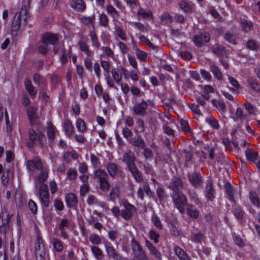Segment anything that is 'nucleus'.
I'll return each mask as SVG.
<instances>
[{"mask_svg": "<svg viewBox=\"0 0 260 260\" xmlns=\"http://www.w3.org/2000/svg\"><path fill=\"white\" fill-rule=\"evenodd\" d=\"M28 18V11L26 6H22L20 11L16 13L14 16L11 25L12 32H17L21 27L27 25Z\"/></svg>", "mask_w": 260, "mask_h": 260, "instance_id": "1", "label": "nucleus"}, {"mask_svg": "<svg viewBox=\"0 0 260 260\" xmlns=\"http://www.w3.org/2000/svg\"><path fill=\"white\" fill-rule=\"evenodd\" d=\"M28 141L26 142L27 145L29 148H34L36 145H39L43 147L46 141V139L44 134L38 130H35L32 127L28 129Z\"/></svg>", "mask_w": 260, "mask_h": 260, "instance_id": "2", "label": "nucleus"}, {"mask_svg": "<svg viewBox=\"0 0 260 260\" xmlns=\"http://www.w3.org/2000/svg\"><path fill=\"white\" fill-rule=\"evenodd\" d=\"M171 197L175 207L183 214L187 205V198L182 191L172 192Z\"/></svg>", "mask_w": 260, "mask_h": 260, "instance_id": "3", "label": "nucleus"}, {"mask_svg": "<svg viewBox=\"0 0 260 260\" xmlns=\"http://www.w3.org/2000/svg\"><path fill=\"white\" fill-rule=\"evenodd\" d=\"M94 176L98 179L100 188L103 191H107L109 190L110 184L108 180V175L105 170L103 169H98L94 172Z\"/></svg>", "mask_w": 260, "mask_h": 260, "instance_id": "4", "label": "nucleus"}, {"mask_svg": "<svg viewBox=\"0 0 260 260\" xmlns=\"http://www.w3.org/2000/svg\"><path fill=\"white\" fill-rule=\"evenodd\" d=\"M131 244L134 253L133 260H148L145 251L134 238L132 240Z\"/></svg>", "mask_w": 260, "mask_h": 260, "instance_id": "5", "label": "nucleus"}, {"mask_svg": "<svg viewBox=\"0 0 260 260\" xmlns=\"http://www.w3.org/2000/svg\"><path fill=\"white\" fill-rule=\"evenodd\" d=\"M123 209L120 212V215L125 220L131 219L136 212L135 207L129 203L126 200H122Z\"/></svg>", "mask_w": 260, "mask_h": 260, "instance_id": "6", "label": "nucleus"}, {"mask_svg": "<svg viewBox=\"0 0 260 260\" xmlns=\"http://www.w3.org/2000/svg\"><path fill=\"white\" fill-rule=\"evenodd\" d=\"M39 198L43 208H47L49 204V194L46 184L41 183L39 188Z\"/></svg>", "mask_w": 260, "mask_h": 260, "instance_id": "7", "label": "nucleus"}, {"mask_svg": "<svg viewBox=\"0 0 260 260\" xmlns=\"http://www.w3.org/2000/svg\"><path fill=\"white\" fill-rule=\"evenodd\" d=\"M210 35L208 32H200L192 37V40L198 47H202L203 43H207L210 41Z\"/></svg>", "mask_w": 260, "mask_h": 260, "instance_id": "8", "label": "nucleus"}, {"mask_svg": "<svg viewBox=\"0 0 260 260\" xmlns=\"http://www.w3.org/2000/svg\"><path fill=\"white\" fill-rule=\"evenodd\" d=\"M204 192L208 202H213L215 199L216 191L211 180L208 179L207 180Z\"/></svg>", "mask_w": 260, "mask_h": 260, "instance_id": "9", "label": "nucleus"}, {"mask_svg": "<svg viewBox=\"0 0 260 260\" xmlns=\"http://www.w3.org/2000/svg\"><path fill=\"white\" fill-rule=\"evenodd\" d=\"M168 187L172 190V192L182 191L183 182L182 179L177 175L171 179Z\"/></svg>", "mask_w": 260, "mask_h": 260, "instance_id": "10", "label": "nucleus"}, {"mask_svg": "<svg viewBox=\"0 0 260 260\" xmlns=\"http://www.w3.org/2000/svg\"><path fill=\"white\" fill-rule=\"evenodd\" d=\"M107 170L109 175L112 178L118 176L120 178L124 177V173L120 169V167L117 166L113 162L108 163L107 165Z\"/></svg>", "mask_w": 260, "mask_h": 260, "instance_id": "11", "label": "nucleus"}, {"mask_svg": "<svg viewBox=\"0 0 260 260\" xmlns=\"http://www.w3.org/2000/svg\"><path fill=\"white\" fill-rule=\"evenodd\" d=\"M148 105L147 102L142 100L141 103L135 104L133 108L134 113L137 115L144 116L146 114V111Z\"/></svg>", "mask_w": 260, "mask_h": 260, "instance_id": "12", "label": "nucleus"}, {"mask_svg": "<svg viewBox=\"0 0 260 260\" xmlns=\"http://www.w3.org/2000/svg\"><path fill=\"white\" fill-rule=\"evenodd\" d=\"M189 182L195 187H199L202 186L203 180L200 173L194 172L187 175Z\"/></svg>", "mask_w": 260, "mask_h": 260, "instance_id": "13", "label": "nucleus"}, {"mask_svg": "<svg viewBox=\"0 0 260 260\" xmlns=\"http://www.w3.org/2000/svg\"><path fill=\"white\" fill-rule=\"evenodd\" d=\"M26 167L29 172H33L36 170H40L42 168V164L41 160L36 157L33 159L27 161Z\"/></svg>", "mask_w": 260, "mask_h": 260, "instance_id": "14", "label": "nucleus"}, {"mask_svg": "<svg viewBox=\"0 0 260 260\" xmlns=\"http://www.w3.org/2000/svg\"><path fill=\"white\" fill-rule=\"evenodd\" d=\"M58 41V38L56 35L50 33H44L41 38V42L42 44H46L48 45V44L54 45Z\"/></svg>", "mask_w": 260, "mask_h": 260, "instance_id": "15", "label": "nucleus"}, {"mask_svg": "<svg viewBox=\"0 0 260 260\" xmlns=\"http://www.w3.org/2000/svg\"><path fill=\"white\" fill-rule=\"evenodd\" d=\"M136 157L133 152L128 150L124 152L122 157V161L126 164L127 167H130L135 164Z\"/></svg>", "mask_w": 260, "mask_h": 260, "instance_id": "16", "label": "nucleus"}, {"mask_svg": "<svg viewBox=\"0 0 260 260\" xmlns=\"http://www.w3.org/2000/svg\"><path fill=\"white\" fill-rule=\"evenodd\" d=\"M77 197L74 193H69L66 196V202L68 207L72 209H75L78 204Z\"/></svg>", "mask_w": 260, "mask_h": 260, "instance_id": "17", "label": "nucleus"}, {"mask_svg": "<svg viewBox=\"0 0 260 260\" xmlns=\"http://www.w3.org/2000/svg\"><path fill=\"white\" fill-rule=\"evenodd\" d=\"M129 141L133 146L137 148L143 149L146 146V143L144 139L141 136L138 135L131 138Z\"/></svg>", "mask_w": 260, "mask_h": 260, "instance_id": "18", "label": "nucleus"}, {"mask_svg": "<svg viewBox=\"0 0 260 260\" xmlns=\"http://www.w3.org/2000/svg\"><path fill=\"white\" fill-rule=\"evenodd\" d=\"M105 250L108 257L114 260H118L120 258V253L109 243L105 245Z\"/></svg>", "mask_w": 260, "mask_h": 260, "instance_id": "19", "label": "nucleus"}, {"mask_svg": "<svg viewBox=\"0 0 260 260\" xmlns=\"http://www.w3.org/2000/svg\"><path fill=\"white\" fill-rule=\"evenodd\" d=\"M133 177L137 182H141L143 180L142 173L138 170L136 165L127 167Z\"/></svg>", "mask_w": 260, "mask_h": 260, "instance_id": "20", "label": "nucleus"}, {"mask_svg": "<svg viewBox=\"0 0 260 260\" xmlns=\"http://www.w3.org/2000/svg\"><path fill=\"white\" fill-rule=\"evenodd\" d=\"M144 192L148 196L151 194V191L149 185L147 182H144L143 187H139L138 189L137 195L141 200H143L144 199Z\"/></svg>", "mask_w": 260, "mask_h": 260, "instance_id": "21", "label": "nucleus"}, {"mask_svg": "<svg viewBox=\"0 0 260 260\" xmlns=\"http://www.w3.org/2000/svg\"><path fill=\"white\" fill-rule=\"evenodd\" d=\"M27 115L31 125L33 126L35 124L37 118V108L29 106L27 110Z\"/></svg>", "mask_w": 260, "mask_h": 260, "instance_id": "22", "label": "nucleus"}, {"mask_svg": "<svg viewBox=\"0 0 260 260\" xmlns=\"http://www.w3.org/2000/svg\"><path fill=\"white\" fill-rule=\"evenodd\" d=\"M186 210L187 215L191 218L197 219L199 217L200 214L199 211L194 205L191 204H187Z\"/></svg>", "mask_w": 260, "mask_h": 260, "instance_id": "23", "label": "nucleus"}, {"mask_svg": "<svg viewBox=\"0 0 260 260\" xmlns=\"http://www.w3.org/2000/svg\"><path fill=\"white\" fill-rule=\"evenodd\" d=\"M146 245L149 249L150 254L153 255L155 258L159 260L161 259V254L158 251L156 247L153 245L152 243L149 241L148 240L145 241Z\"/></svg>", "mask_w": 260, "mask_h": 260, "instance_id": "24", "label": "nucleus"}, {"mask_svg": "<svg viewBox=\"0 0 260 260\" xmlns=\"http://www.w3.org/2000/svg\"><path fill=\"white\" fill-rule=\"evenodd\" d=\"M24 86L31 97L34 98L38 91V90L32 85L30 79L25 78L24 80Z\"/></svg>", "mask_w": 260, "mask_h": 260, "instance_id": "25", "label": "nucleus"}, {"mask_svg": "<svg viewBox=\"0 0 260 260\" xmlns=\"http://www.w3.org/2000/svg\"><path fill=\"white\" fill-rule=\"evenodd\" d=\"M70 5L72 8L78 11L82 12L86 8V5L83 0H72Z\"/></svg>", "mask_w": 260, "mask_h": 260, "instance_id": "26", "label": "nucleus"}, {"mask_svg": "<svg viewBox=\"0 0 260 260\" xmlns=\"http://www.w3.org/2000/svg\"><path fill=\"white\" fill-rule=\"evenodd\" d=\"M247 82L249 86L254 91L260 92V83L255 79L252 77H248Z\"/></svg>", "mask_w": 260, "mask_h": 260, "instance_id": "27", "label": "nucleus"}, {"mask_svg": "<svg viewBox=\"0 0 260 260\" xmlns=\"http://www.w3.org/2000/svg\"><path fill=\"white\" fill-rule=\"evenodd\" d=\"M211 49L212 52L218 56L222 55L225 52V47L218 44L212 45Z\"/></svg>", "mask_w": 260, "mask_h": 260, "instance_id": "28", "label": "nucleus"}, {"mask_svg": "<svg viewBox=\"0 0 260 260\" xmlns=\"http://www.w3.org/2000/svg\"><path fill=\"white\" fill-rule=\"evenodd\" d=\"M249 198L251 203L254 206L257 207H260L259 198L255 191L253 190L250 191L249 194Z\"/></svg>", "mask_w": 260, "mask_h": 260, "instance_id": "29", "label": "nucleus"}, {"mask_svg": "<svg viewBox=\"0 0 260 260\" xmlns=\"http://www.w3.org/2000/svg\"><path fill=\"white\" fill-rule=\"evenodd\" d=\"M224 188L226 191V193L229 196V199L232 201L235 202V190L233 187L229 182H226L224 185Z\"/></svg>", "mask_w": 260, "mask_h": 260, "instance_id": "30", "label": "nucleus"}, {"mask_svg": "<svg viewBox=\"0 0 260 260\" xmlns=\"http://www.w3.org/2000/svg\"><path fill=\"white\" fill-rule=\"evenodd\" d=\"M33 81L34 83L38 86L45 87L47 85L46 80L40 74L36 73L33 76Z\"/></svg>", "mask_w": 260, "mask_h": 260, "instance_id": "31", "label": "nucleus"}, {"mask_svg": "<svg viewBox=\"0 0 260 260\" xmlns=\"http://www.w3.org/2000/svg\"><path fill=\"white\" fill-rule=\"evenodd\" d=\"M63 128L67 135L69 136H72L73 134L74 127L71 122V121L67 119H65L63 123Z\"/></svg>", "mask_w": 260, "mask_h": 260, "instance_id": "32", "label": "nucleus"}, {"mask_svg": "<svg viewBox=\"0 0 260 260\" xmlns=\"http://www.w3.org/2000/svg\"><path fill=\"white\" fill-rule=\"evenodd\" d=\"M72 55V49L70 46L69 49L67 51L64 48L62 49V54L60 57V61L62 64H64L68 60V58H70Z\"/></svg>", "mask_w": 260, "mask_h": 260, "instance_id": "33", "label": "nucleus"}, {"mask_svg": "<svg viewBox=\"0 0 260 260\" xmlns=\"http://www.w3.org/2000/svg\"><path fill=\"white\" fill-rule=\"evenodd\" d=\"M245 155L247 159L252 162L257 159L258 153L252 150V149L248 148L245 150Z\"/></svg>", "mask_w": 260, "mask_h": 260, "instance_id": "34", "label": "nucleus"}, {"mask_svg": "<svg viewBox=\"0 0 260 260\" xmlns=\"http://www.w3.org/2000/svg\"><path fill=\"white\" fill-rule=\"evenodd\" d=\"M210 70L218 80L220 81L222 79V73L220 69L217 66L214 64L211 65Z\"/></svg>", "mask_w": 260, "mask_h": 260, "instance_id": "35", "label": "nucleus"}, {"mask_svg": "<svg viewBox=\"0 0 260 260\" xmlns=\"http://www.w3.org/2000/svg\"><path fill=\"white\" fill-rule=\"evenodd\" d=\"M175 251L176 254L181 260H190L189 256L181 248L176 247L175 248Z\"/></svg>", "mask_w": 260, "mask_h": 260, "instance_id": "36", "label": "nucleus"}, {"mask_svg": "<svg viewBox=\"0 0 260 260\" xmlns=\"http://www.w3.org/2000/svg\"><path fill=\"white\" fill-rule=\"evenodd\" d=\"M237 38L236 35L233 31H228L224 36V38L226 41L234 45L237 44Z\"/></svg>", "mask_w": 260, "mask_h": 260, "instance_id": "37", "label": "nucleus"}, {"mask_svg": "<svg viewBox=\"0 0 260 260\" xmlns=\"http://www.w3.org/2000/svg\"><path fill=\"white\" fill-rule=\"evenodd\" d=\"M45 249H46L42 238L40 236H38L35 243V251Z\"/></svg>", "mask_w": 260, "mask_h": 260, "instance_id": "38", "label": "nucleus"}, {"mask_svg": "<svg viewBox=\"0 0 260 260\" xmlns=\"http://www.w3.org/2000/svg\"><path fill=\"white\" fill-rule=\"evenodd\" d=\"M91 251L97 259L102 260L103 259L104 256L103 252L98 247L92 246Z\"/></svg>", "mask_w": 260, "mask_h": 260, "instance_id": "39", "label": "nucleus"}, {"mask_svg": "<svg viewBox=\"0 0 260 260\" xmlns=\"http://www.w3.org/2000/svg\"><path fill=\"white\" fill-rule=\"evenodd\" d=\"M156 194L160 202L165 201L167 197L165 190L161 187L159 186L156 189Z\"/></svg>", "mask_w": 260, "mask_h": 260, "instance_id": "40", "label": "nucleus"}, {"mask_svg": "<svg viewBox=\"0 0 260 260\" xmlns=\"http://www.w3.org/2000/svg\"><path fill=\"white\" fill-rule=\"evenodd\" d=\"M241 24L243 31L248 32L250 31L252 27V23L251 22L245 19L241 20Z\"/></svg>", "mask_w": 260, "mask_h": 260, "instance_id": "41", "label": "nucleus"}, {"mask_svg": "<svg viewBox=\"0 0 260 260\" xmlns=\"http://www.w3.org/2000/svg\"><path fill=\"white\" fill-rule=\"evenodd\" d=\"M151 221L155 227H156L157 228H158L159 230L162 229L163 225L161 224V222L159 217L156 214L154 213L152 215Z\"/></svg>", "mask_w": 260, "mask_h": 260, "instance_id": "42", "label": "nucleus"}, {"mask_svg": "<svg viewBox=\"0 0 260 260\" xmlns=\"http://www.w3.org/2000/svg\"><path fill=\"white\" fill-rule=\"evenodd\" d=\"M232 212L235 216L238 219H241L243 218L244 212L241 207L236 206L233 208Z\"/></svg>", "mask_w": 260, "mask_h": 260, "instance_id": "43", "label": "nucleus"}, {"mask_svg": "<svg viewBox=\"0 0 260 260\" xmlns=\"http://www.w3.org/2000/svg\"><path fill=\"white\" fill-rule=\"evenodd\" d=\"M202 152L205 154L203 157L205 159L206 158L207 156H208L210 159H213L215 157L214 149L212 147L209 146L206 147L205 148V151Z\"/></svg>", "mask_w": 260, "mask_h": 260, "instance_id": "44", "label": "nucleus"}, {"mask_svg": "<svg viewBox=\"0 0 260 260\" xmlns=\"http://www.w3.org/2000/svg\"><path fill=\"white\" fill-rule=\"evenodd\" d=\"M206 121L211 125V126L214 129H218L219 127L218 122L215 118L211 115L208 118L206 119Z\"/></svg>", "mask_w": 260, "mask_h": 260, "instance_id": "45", "label": "nucleus"}, {"mask_svg": "<svg viewBox=\"0 0 260 260\" xmlns=\"http://www.w3.org/2000/svg\"><path fill=\"white\" fill-rule=\"evenodd\" d=\"M188 194L190 199L194 201L196 204H198L200 201L198 197V194L196 193L194 190L189 189L188 191Z\"/></svg>", "mask_w": 260, "mask_h": 260, "instance_id": "46", "label": "nucleus"}, {"mask_svg": "<svg viewBox=\"0 0 260 260\" xmlns=\"http://www.w3.org/2000/svg\"><path fill=\"white\" fill-rule=\"evenodd\" d=\"M246 47L250 50L256 51L258 48V45L253 40H249L246 43Z\"/></svg>", "mask_w": 260, "mask_h": 260, "instance_id": "47", "label": "nucleus"}, {"mask_svg": "<svg viewBox=\"0 0 260 260\" xmlns=\"http://www.w3.org/2000/svg\"><path fill=\"white\" fill-rule=\"evenodd\" d=\"M135 52L137 57L142 61H146L147 58V53L139 49L137 47L135 48Z\"/></svg>", "mask_w": 260, "mask_h": 260, "instance_id": "48", "label": "nucleus"}, {"mask_svg": "<svg viewBox=\"0 0 260 260\" xmlns=\"http://www.w3.org/2000/svg\"><path fill=\"white\" fill-rule=\"evenodd\" d=\"M67 176L70 180H75L77 176V171L75 168H70L67 171Z\"/></svg>", "mask_w": 260, "mask_h": 260, "instance_id": "49", "label": "nucleus"}, {"mask_svg": "<svg viewBox=\"0 0 260 260\" xmlns=\"http://www.w3.org/2000/svg\"><path fill=\"white\" fill-rule=\"evenodd\" d=\"M53 246L54 249L57 252H60L63 249L62 242L57 239H54L53 241Z\"/></svg>", "mask_w": 260, "mask_h": 260, "instance_id": "50", "label": "nucleus"}, {"mask_svg": "<svg viewBox=\"0 0 260 260\" xmlns=\"http://www.w3.org/2000/svg\"><path fill=\"white\" fill-rule=\"evenodd\" d=\"M149 238L151 240H153L155 244H157L159 242L158 238H159V234L155 230H150L149 233Z\"/></svg>", "mask_w": 260, "mask_h": 260, "instance_id": "51", "label": "nucleus"}, {"mask_svg": "<svg viewBox=\"0 0 260 260\" xmlns=\"http://www.w3.org/2000/svg\"><path fill=\"white\" fill-rule=\"evenodd\" d=\"M112 77L117 83H119L122 78L121 75L119 73L118 69H113L111 71Z\"/></svg>", "mask_w": 260, "mask_h": 260, "instance_id": "52", "label": "nucleus"}, {"mask_svg": "<svg viewBox=\"0 0 260 260\" xmlns=\"http://www.w3.org/2000/svg\"><path fill=\"white\" fill-rule=\"evenodd\" d=\"M76 126L78 129L81 132H84L86 129L85 123L81 118L77 120Z\"/></svg>", "mask_w": 260, "mask_h": 260, "instance_id": "53", "label": "nucleus"}, {"mask_svg": "<svg viewBox=\"0 0 260 260\" xmlns=\"http://www.w3.org/2000/svg\"><path fill=\"white\" fill-rule=\"evenodd\" d=\"M108 13L113 18H118L119 14L117 11L112 6L108 5L106 8Z\"/></svg>", "mask_w": 260, "mask_h": 260, "instance_id": "54", "label": "nucleus"}, {"mask_svg": "<svg viewBox=\"0 0 260 260\" xmlns=\"http://www.w3.org/2000/svg\"><path fill=\"white\" fill-rule=\"evenodd\" d=\"M90 36L91 39L92 46H94L96 48H99L100 47V43L98 41V37L95 32L94 31H91Z\"/></svg>", "mask_w": 260, "mask_h": 260, "instance_id": "55", "label": "nucleus"}, {"mask_svg": "<svg viewBox=\"0 0 260 260\" xmlns=\"http://www.w3.org/2000/svg\"><path fill=\"white\" fill-rule=\"evenodd\" d=\"M48 172L45 169L41 170V172L40 173L39 177H38V181L41 183H43L44 181L47 180L48 178Z\"/></svg>", "mask_w": 260, "mask_h": 260, "instance_id": "56", "label": "nucleus"}, {"mask_svg": "<svg viewBox=\"0 0 260 260\" xmlns=\"http://www.w3.org/2000/svg\"><path fill=\"white\" fill-rule=\"evenodd\" d=\"M116 32L117 35L122 40L126 39V35L125 31L119 26H116Z\"/></svg>", "mask_w": 260, "mask_h": 260, "instance_id": "57", "label": "nucleus"}, {"mask_svg": "<svg viewBox=\"0 0 260 260\" xmlns=\"http://www.w3.org/2000/svg\"><path fill=\"white\" fill-rule=\"evenodd\" d=\"M79 45L81 50L84 52L87 56H90L91 52L89 50L88 46L84 42L80 41L79 42Z\"/></svg>", "mask_w": 260, "mask_h": 260, "instance_id": "58", "label": "nucleus"}, {"mask_svg": "<svg viewBox=\"0 0 260 260\" xmlns=\"http://www.w3.org/2000/svg\"><path fill=\"white\" fill-rule=\"evenodd\" d=\"M9 171L4 172L1 177V182L4 186H7L9 183Z\"/></svg>", "mask_w": 260, "mask_h": 260, "instance_id": "59", "label": "nucleus"}, {"mask_svg": "<svg viewBox=\"0 0 260 260\" xmlns=\"http://www.w3.org/2000/svg\"><path fill=\"white\" fill-rule=\"evenodd\" d=\"M36 260H45L46 249L35 251Z\"/></svg>", "mask_w": 260, "mask_h": 260, "instance_id": "60", "label": "nucleus"}, {"mask_svg": "<svg viewBox=\"0 0 260 260\" xmlns=\"http://www.w3.org/2000/svg\"><path fill=\"white\" fill-rule=\"evenodd\" d=\"M180 8L185 12H189L191 11V7L189 4L184 1H181L179 3Z\"/></svg>", "mask_w": 260, "mask_h": 260, "instance_id": "61", "label": "nucleus"}, {"mask_svg": "<svg viewBox=\"0 0 260 260\" xmlns=\"http://www.w3.org/2000/svg\"><path fill=\"white\" fill-rule=\"evenodd\" d=\"M204 238V235L201 233L194 234L191 236V240L196 243H201Z\"/></svg>", "mask_w": 260, "mask_h": 260, "instance_id": "62", "label": "nucleus"}, {"mask_svg": "<svg viewBox=\"0 0 260 260\" xmlns=\"http://www.w3.org/2000/svg\"><path fill=\"white\" fill-rule=\"evenodd\" d=\"M161 20L165 24H170L172 22V19L168 13H165L161 16Z\"/></svg>", "mask_w": 260, "mask_h": 260, "instance_id": "63", "label": "nucleus"}, {"mask_svg": "<svg viewBox=\"0 0 260 260\" xmlns=\"http://www.w3.org/2000/svg\"><path fill=\"white\" fill-rule=\"evenodd\" d=\"M119 234L117 230H111L108 232L109 238L113 241H116L119 237Z\"/></svg>", "mask_w": 260, "mask_h": 260, "instance_id": "64", "label": "nucleus"}]
</instances>
